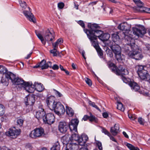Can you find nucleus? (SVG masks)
<instances>
[{
	"instance_id": "1",
	"label": "nucleus",
	"mask_w": 150,
	"mask_h": 150,
	"mask_svg": "<svg viewBox=\"0 0 150 150\" xmlns=\"http://www.w3.org/2000/svg\"><path fill=\"white\" fill-rule=\"evenodd\" d=\"M125 42L126 44L124 47L126 54L128 57L136 60H140L143 57V55L139 52L138 46L135 44V40L132 38L131 35L125 36Z\"/></svg>"
},
{
	"instance_id": "2",
	"label": "nucleus",
	"mask_w": 150,
	"mask_h": 150,
	"mask_svg": "<svg viewBox=\"0 0 150 150\" xmlns=\"http://www.w3.org/2000/svg\"><path fill=\"white\" fill-rule=\"evenodd\" d=\"M88 28L92 29L95 35L103 42L108 40L110 38V35L108 33H103V31L100 30V27L98 24L89 23L88 24Z\"/></svg>"
},
{
	"instance_id": "3",
	"label": "nucleus",
	"mask_w": 150,
	"mask_h": 150,
	"mask_svg": "<svg viewBox=\"0 0 150 150\" xmlns=\"http://www.w3.org/2000/svg\"><path fill=\"white\" fill-rule=\"evenodd\" d=\"M136 68L137 69V72L140 79L150 82V75L147 70L146 65H138L136 66Z\"/></svg>"
},
{
	"instance_id": "4",
	"label": "nucleus",
	"mask_w": 150,
	"mask_h": 150,
	"mask_svg": "<svg viewBox=\"0 0 150 150\" xmlns=\"http://www.w3.org/2000/svg\"><path fill=\"white\" fill-rule=\"evenodd\" d=\"M11 82L13 85H16L17 87L21 89L23 88L25 89L28 92H32V91H29V90L28 89V86H29L31 83L29 82L24 81L21 78L18 77H16L15 75Z\"/></svg>"
},
{
	"instance_id": "5",
	"label": "nucleus",
	"mask_w": 150,
	"mask_h": 150,
	"mask_svg": "<svg viewBox=\"0 0 150 150\" xmlns=\"http://www.w3.org/2000/svg\"><path fill=\"white\" fill-rule=\"evenodd\" d=\"M89 29H84L85 32L86 34L89 39L91 40L92 45L96 50L100 48L97 40V36L95 35L94 32L93 31L91 28H88Z\"/></svg>"
},
{
	"instance_id": "6",
	"label": "nucleus",
	"mask_w": 150,
	"mask_h": 150,
	"mask_svg": "<svg viewBox=\"0 0 150 150\" xmlns=\"http://www.w3.org/2000/svg\"><path fill=\"white\" fill-rule=\"evenodd\" d=\"M109 46L115 54L117 60L120 62L122 60L121 57V48L117 44H115L112 43V44H110Z\"/></svg>"
},
{
	"instance_id": "7",
	"label": "nucleus",
	"mask_w": 150,
	"mask_h": 150,
	"mask_svg": "<svg viewBox=\"0 0 150 150\" xmlns=\"http://www.w3.org/2000/svg\"><path fill=\"white\" fill-rule=\"evenodd\" d=\"M35 96L33 94L28 95L25 98V103L26 105V109L27 112H29L33 109V105L35 101Z\"/></svg>"
},
{
	"instance_id": "8",
	"label": "nucleus",
	"mask_w": 150,
	"mask_h": 150,
	"mask_svg": "<svg viewBox=\"0 0 150 150\" xmlns=\"http://www.w3.org/2000/svg\"><path fill=\"white\" fill-rule=\"evenodd\" d=\"M123 81L127 84H128L131 87V89L135 91H138L140 89V87L138 84L133 81L122 75L121 77Z\"/></svg>"
},
{
	"instance_id": "9",
	"label": "nucleus",
	"mask_w": 150,
	"mask_h": 150,
	"mask_svg": "<svg viewBox=\"0 0 150 150\" xmlns=\"http://www.w3.org/2000/svg\"><path fill=\"white\" fill-rule=\"evenodd\" d=\"M54 109H51L54 112L58 115H61L64 114L65 110L64 106L60 102H57L54 106Z\"/></svg>"
},
{
	"instance_id": "10",
	"label": "nucleus",
	"mask_w": 150,
	"mask_h": 150,
	"mask_svg": "<svg viewBox=\"0 0 150 150\" xmlns=\"http://www.w3.org/2000/svg\"><path fill=\"white\" fill-rule=\"evenodd\" d=\"M20 129H17L15 127H13L10 128L5 134L6 136L11 138L15 139L20 134Z\"/></svg>"
},
{
	"instance_id": "11",
	"label": "nucleus",
	"mask_w": 150,
	"mask_h": 150,
	"mask_svg": "<svg viewBox=\"0 0 150 150\" xmlns=\"http://www.w3.org/2000/svg\"><path fill=\"white\" fill-rule=\"evenodd\" d=\"M29 83L31 84L28 86V89L29 90V91H32V92H29L30 93H33L34 90H36L37 91L40 92L42 91L44 88L43 87V85L40 83H38L35 82L33 84L31 82H29Z\"/></svg>"
},
{
	"instance_id": "12",
	"label": "nucleus",
	"mask_w": 150,
	"mask_h": 150,
	"mask_svg": "<svg viewBox=\"0 0 150 150\" xmlns=\"http://www.w3.org/2000/svg\"><path fill=\"white\" fill-rule=\"evenodd\" d=\"M44 133V131L42 128H36L32 131L30 136L32 138H35L42 136Z\"/></svg>"
},
{
	"instance_id": "13",
	"label": "nucleus",
	"mask_w": 150,
	"mask_h": 150,
	"mask_svg": "<svg viewBox=\"0 0 150 150\" xmlns=\"http://www.w3.org/2000/svg\"><path fill=\"white\" fill-rule=\"evenodd\" d=\"M118 28L122 30L126 31V32L124 33L125 38V36L126 35H127L129 36H130V35H131L132 38L133 39V37L132 35L130 34L131 32L129 30L130 27L127 23H123L120 24L118 26Z\"/></svg>"
},
{
	"instance_id": "14",
	"label": "nucleus",
	"mask_w": 150,
	"mask_h": 150,
	"mask_svg": "<svg viewBox=\"0 0 150 150\" xmlns=\"http://www.w3.org/2000/svg\"><path fill=\"white\" fill-rule=\"evenodd\" d=\"M55 117L54 115L52 113H49L45 114L43 119V122L45 123L51 125L55 121Z\"/></svg>"
},
{
	"instance_id": "15",
	"label": "nucleus",
	"mask_w": 150,
	"mask_h": 150,
	"mask_svg": "<svg viewBox=\"0 0 150 150\" xmlns=\"http://www.w3.org/2000/svg\"><path fill=\"white\" fill-rule=\"evenodd\" d=\"M133 34L138 36H142L146 33V30L143 27L133 28Z\"/></svg>"
},
{
	"instance_id": "16",
	"label": "nucleus",
	"mask_w": 150,
	"mask_h": 150,
	"mask_svg": "<svg viewBox=\"0 0 150 150\" xmlns=\"http://www.w3.org/2000/svg\"><path fill=\"white\" fill-rule=\"evenodd\" d=\"M55 37V33L53 30L50 32L49 29H47L44 35V38L45 40L47 42L52 41Z\"/></svg>"
},
{
	"instance_id": "17",
	"label": "nucleus",
	"mask_w": 150,
	"mask_h": 150,
	"mask_svg": "<svg viewBox=\"0 0 150 150\" xmlns=\"http://www.w3.org/2000/svg\"><path fill=\"white\" fill-rule=\"evenodd\" d=\"M79 122V120L77 119H74L71 120L68 124L69 128L71 131H74L75 132H77V126Z\"/></svg>"
},
{
	"instance_id": "18",
	"label": "nucleus",
	"mask_w": 150,
	"mask_h": 150,
	"mask_svg": "<svg viewBox=\"0 0 150 150\" xmlns=\"http://www.w3.org/2000/svg\"><path fill=\"white\" fill-rule=\"evenodd\" d=\"M55 98L54 96H51L48 97L46 100V103L47 106L51 110L54 109V106L57 102L55 101Z\"/></svg>"
},
{
	"instance_id": "19",
	"label": "nucleus",
	"mask_w": 150,
	"mask_h": 150,
	"mask_svg": "<svg viewBox=\"0 0 150 150\" xmlns=\"http://www.w3.org/2000/svg\"><path fill=\"white\" fill-rule=\"evenodd\" d=\"M30 8L29 9V11L25 10L23 13L26 17L30 21L33 22L34 23L36 22V20L34 17L33 15L30 11Z\"/></svg>"
},
{
	"instance_id": "20",
	"label": "nucleus",
	"mask_w": 150,
	"mask_h": 150,
	"mask_svg": "<svg viewBox=\"0 0 150 150\" xmlns=\"http://www.w3.org/2000/svg\"><path fill=\"white\" fill-rule=\"evenodd\" d=\"M68 128V125L66 122H60L59 125V129L61 132L62 133H65Z\"/></svg>"
},
{
	"instance_id": "21",
	"label": "nucleus",
	"mask_w": 150,
	"mask_h": 150,
	"mask_svg": "<svg viewBox=\"0 0 150 150\" xmlns=\"http://www.w3.org/2000/svg\"><path fill=\"white\" fill-rule=\"evenodd\" d=\"M40 110L36 112L35 117L38 120L42 119L45 115V112L43 108H40Z\"/></svg>"
},
{
	"instance_id": "22",
	"label": "nucleus",
	"mask_w": 150,
	"mask_h": 150,
	"mask_svg": "<svg viewBox=\"0 0 150 150\" xmlns=\"http://www.w3.org/2000/svg\"><path fill=\"white\" fill-rule=\"evenodd\" d=\"M117 75H127L129 73L127 69H125L122 65H120L117 68Z\"/></svg>"
},
{
	"instance_id": "23",
	"label": "nucleus",
	"mask_w": 150,
	"mask_h": 150,
	"mask_svg": "<svg viewBox=\"0 0 150 150\" xmlns=\"http://www.w3.org/2000/svg\"><path fill=\"white\" fill-rule=\"evenodd\" d=\"M78 138L76 141L81 146L84 145L88 139V137L85 135L79 136Z\"/></svg>"
},
{
	"instance_id": "24",
	"label": "nucleus",
	"mask_w": 150,
	"mask_h": 150,
	"mask_svg": "<svg viewBox=\"0 0 150 150\" xmlns=\"http://www.w3.org/2000/svg\"><path fill=\"white\" fill-rule=\"evenodd\" d=\"M62 141L63 144L66 145V149H67V145L69 144L73 145L75 144H71L70 143H69V140H70V137H69V135L68 134H66L63 136L62 138Z\"/></svg>"
},
{
	"instance_id": "25",
	"label": "nucleus",
	"mask_w": 150,
	"mask_h": 150,
	"mask_svg": "<svg viewBox=\"0 0 150 150\" xmlns=\"http://www.w3.org/2000/svg\"><path fill=\"white\" fill-rule=\"evenodd\" d=\"M119 129V125L116 124L114 127H111L110 131L113 135H116L118 132Z\"/></svg>"
},
{
	"instance_id": "26",
	"label": "nucleus",
	"mask_w": 150,
	"mask_h": 150,
	"mask_svg": "<svg viewBox=\"0 0 150 150\" xmlns=\"http://www.w3.org/2000/svg\"><path fill=\"white\" fill-rule=\"evenodd\" d=\"M112 40L113 42V43L115 44L118 43V42H119L120 40L119 36L116 33H114L112 34Z\"/></svg>"
},
{
	"instance_id": "27",
	"label": "nucleus",
	"mask_w": 150,
	"mask_h": 150,
	"mask_svg": "<svg viewBox=\"0 0 150 150\" xmlns=\"http://www.w3.org/2000/svg\"><path fill=\"white\" fill-rule=\"evenodd\" d=\"M89 120L91 122H94L96 123H97L98 122V118L95 116L93 115L91 112H89Z\"/></svg>"
},
{
	"instance_id": "28",
	"label": "nucleus",
	"mask_w": 150,
	"mask_h": 150,
	"mask_svg": "<svg viewBox=\"0 0 150 150\" xmlns=\"http://www.w3.org/2000/svg\"><path fill=\"white\" fill-rule=\"evenodd\" d=\"M66 112L67 114L68 115L70 116H72L74 114V111L72 109L67 105L66 106Z\"/></svg>"
},
{
	"instance_id": "29",
	"label": "nucleus",
	"mask_w": 150,
	"mask_h": 150,
	"mask_svg": "<svg viewBox=\"0 0 150 150\" xmlns=\"http://www.w3.org/2000/svg\"><path fill=\"white\" fill-rule=\"evenodd\" d=\"M78 146L77 144L71 145H67V149L65 150H78Z\"/></svg>"
},
{
	"instance_id": "30",
	"label": "nucleus",
	"mask_w": 150,
	"mask_h": 150,
	"mask_svg": "<svg viewBox=\"0 0 150 150\" xmlns=\"http://www.w3.org/2000/svg\"><path fill=\"white\" fill-rule=\"evenodd\" d=\"M35 33L38 38L41 40L42 43L43 45H45L46 44V41L44 39L43 37L40 33L37 32L36 30L35 31Z\"/></svg>"
},
{
	"instance_id": "31",
	"label": "nucleus",
	"mask_w": 150,
	"mask_h": 150,
	"mask_svg": "<svg viewBox=\"0 0 150 150\" xmlns=\"http://www.w3.org/2000/svg\"><path fill=\"white\" fill-rule=\"evenodd\" d=\"M50 150H60V145L58 141L55 143L53 146L51 148Z\"/></svg>"
},
{
	"instance_id": "32",
	"label": "nucleus",
	"mask_w": 150,
	"mask_h": 150,
	"mask_svg": "<svg viewBox=\"0 0 150 150\" xmlns=\"http://www.w3.org/2000/svg\"><path fill=\"white\" fill-rule=\"evenodd\" d=\"M19 2L20 6L23 9H25L26 8H27L29 10L30 9L29 7L27 6L26 3L24 1L22 0H19Z\"/></svg>"
},
{
	"instance_id": "33",
	"label": "nucleus",
	"mask_w": 150,
	"mask_h": 150,
	"mask_svg": "<svg viewBox=\"0 0 150 150\" xmlns=\"http://www.w3.org/2000/svg\"><path fill=\"white\" fill-rule=\"evenodd\" d=\"M15 75L11 73H7L6 75V78L8 79H10L11 81H12L14 77H15Z\"/></svg>"
},
{
	"instance_id": "34",
	"label": "nucleus",
	"mask_w": 150,
	"mask_h": 150,
	"mask_svg": "<svg viewBox=\"0 0 150 150\" xmlns=\"http://www.w3.org/2000/svg\"><path fill=\"white\" fill-rule=\"evenodd\" d=\"M40 67L42 69H46V61L43 59L42 60L40 63H39Z\"/></svg>"
},
{
	"instance_id": "35",
	"label": "nucleus",
	"mask_w": 150,
	"mask_h": 150,
	"mask_svg": "<svg viewBox=\"0 0 150 150\" xmlns=\"http://www.w3.org/2000/svg\"><path fill=\"white\" fill-rule=\"evenodd\" d=\"M79 137L78 134H72L70 137V140L72 141L74 140L76 141L79 139Z\"/></svg>"
},
{
	"instance_id": "36",
	"label": "nucleus",
	"mask_w": 150,
	"mask_h": 150,
	"mask_svg": "<svg viewBox=\"0 0 150 150\" xmlns=\"http://www.w3.org/2000/svg\"><path fill=\"white\" fill-rule=\"evenodd\" d=\"M126 146L130 150H140L138 148L135 147L129 143H127L126 145Z\"/></svg>"
},
{
	"instance_id": "37",
	"label": "nucleus",
	"mask_w": 150,
	"mask_h": 150,
	"mask_svg": "<svg viewBox=\"0 0 150 150\" xmlns=\"http://www.w3.org/2000/svg\"><path fill=\"white\" fill-rule=\"evenodd\" d=\"M117 108L118 109L122 111H123L124 110L123 105L120 102H117Z\"/></svg>"
},
{
	"instance_id": "38",
	"label": "nucleus",
	"mask_w": 150,
	"mask_h": 150,
	"mask_svg": "<svg viewBox=\"0 0 150 150\" xmlns=\"http://www.w3.org/2000/svg\"><path fill=\"white\" fill-rule=\"evenodd\" d=\"M133 1L139 8L142 7V6L143 5V3L140 0H133Z\"/></svg>"
},
{
	"instance_id": "39",
	"label": "nucleus",
	"mask_w": 150,
	"mask_h": 150,
	"mask_svg": "<svg viewBox=\"0 0 150 150\" xmlns=\"http://www.w3.org/2000/svg\"><path fill=\"white\" fill-rule=\"evenodd\" d=\"M7 71V69L4 66L0 65V73L4 74L6 73Z\"/></svg>"
},
{
	"instance_id": "40",
	"label": "nucleus",
	"mask_w": 150,
	"mask_h": 150,
	"mask_svg": "<svg viewBox=\"0 0 150 150\" xmlns=\"http://www.w3.org/2000/svg\"><path fill=\"white\" fill-rule=\"evenodd\" d=\"M101 128L102 129V132L104 133L105 134L107 135L108 136L110 135V133L104 127H101Z\"/></svg>"
},
{
	"instance_id": "41",
	"label": "nucleus",
	"mask_w": 150,
	"mask_h": 150,
	"mask_svg": "<svg viewBox=\"0 0 150 150\" xmlns=\"http://www.w3.org/2000/svg\"><path fill=\"white\" fill-rule=\"evenodd\" d=\"M88 103L90 105L92 106L99 110H100L99 108L94 103L89 100L88 102Z\"/></svg>"
},
{
	"instance_id": "42",
	"label": "nucleus",
	"mask_w": 150,
	"mask_h": 150,
	"mask_svg": "<svg viewBox=\"0 0 150 150\" xmlns=\"http://www.w3.org/2000/svg\"><path fill=\"white\" fill-rule=\"evenodd\" d=\"M4 112V107L3 105L0 104V116L3 115Z\"/></svg>"
},
{
	"instance_id": "43",
	"label": "nucleus",
	"mask_w": 150,
	"mask_h": 150,
	"mask_svg": "<svg viewBox=\"0 0 150 150\" xmlns=\"http://www.w3.org/2000/svg\"><path fill=\"white\" fill-rule=\"evenodd\" d=\"M97 50L99 55L100 57L101 58H103V52L101 49V48H100L97 49L96 50Z\"/></svg>"
},
{
	"instance_id": "44",
	"label": "nucleus",
	"mask_w": 150,
	"mask_h": 150,
	"mask_svg": "<svg viewBox=\"0 0 150 150\" xmlns=\"http://www.w3.org/2000/svg\"><path fill=\"white\" fill-rule=\"evenodd\" d=\"M53 90L54 91V93L57 97H60L63 96L62 94L58 91L54 89H53Z\"/></svg>"
},
{
	"instance_id": "45",
	"label": "nucleus",
	"mask_w": 150,
	"mask_h": 150,
	"mask_svg": "<svg viewBox=\"0 0 150 150\" xmlns=\"http://www.w3.org/2000/svg\"><path fill=\"white\" fill-rule=\"evenodd\" d=\"M57 50L56 48H53V49L50 50V52L53 54L54 56H57V54L56 53Z\"/></svg>"
},
{
	"instance_id": "46",
	"label": "nucleus",
	"mask_w": 150,
	"mask_h": 150,
	"mask_svg": "<svg viewBox=\"0 0 150 150\" xmlns=\"http://www.w3.org/2000/svg\"><path fill=\"white\" fill-rule=\"evenodd\" d=\"M111 69L112 71L115 73L117 75L118 69L117 68L115 65L113 67L111 68Z\"/></svg>"
},
{
	"instance_id": "47",
	"label": "nucleus",
	"mask_w": 150,
	"mask_h": 150,
	"mask_svg": "<svg viewBox=\"0 0 150 150\" xmlns=\"http://www.w3.org/2000/svg\"><path fill=\"white\" fill-rule=\"evenodd\" d=\"M85 81L86 83L88 84L89 86H91L92 85V81L90 79L88 78H86L85 79Z\"/></svg>"
},
{
	"instance_id": "48",
	"label": "nucleus",
	"mask_w": 150,
	"mask_h": 150,
	"mask_svg": "<svg viewBox=\"0 0 150 150\" xmlns=\"http://www.w3.org/2000/svg\"><path fill=\"white\" fill-rule=\"evenodd\" d=\"M23 120L21 119H19L17 120V122L20 126H21L23 124Z\"/></svg>"
},
{
	"instance_id": "49",
	"label": "nucleus",
	"mask_w": 150,
	"mask_h": 150,
	"mask_svg": "<svg viewBox=\"0 0 150 150\" xmlns=\"http://www.w3.org/2000/svg\"><path fill=\"white\" fill-rule=\"evenodd\" d=\"M64 6V4L63 2H59L58 4V7L60 9H62Z\"/></svg>"
},
{
	"instance_id": "50",
	"label": "nucleus",
	"mask_w": 150,
	"mask_h": 150,
	"mask_svg": "<svg viewBox=\"0 0 150 150\" xmlns=\"http://www.w3.org/2000/svg\"><path fill=\"white\" fill-rule=\"evenodd\" d=\"M129 117L131 120H134L136 119L137 118V116L134 114L133 115H131L129 114L128 115Z\"/></svg>"
},
{
	"instance_id": "51",
	"label": "nucleus",
	"mask_w": 150,
	"mask_h": 150,
	"mask_svg": "<svg viewBox=\"0 0 150 150\" xmlns=\"http://www.w3.org/2000/svg\"><path fill=\"white\" fill-rule=\"evenodd\" d=\"M1 82L4 86H7L8 85V81H6V79H4L2 78L1 79Z\"/></svg>"
},
{
	"instance_id": "52",
	"label": "nucleus",
	"mask_w": 150,
	"mask_h": 150,
	"mask_svg": "<svg viewBox=\"0 0 150 150\" xmlns=\"http://www.w3.org/2000/svg\"><path fill=\"white\" fill-rule=\"evenodd\" d=\"M78 23L83 28H85V25L83 21L81 20H80L78 22Z\"/></svg>"
},
{
	"instance_id": "53",
	"label": "nucleus",
	"mask_w": 150,
	"mask_h": 150,
	"mask_svg": "<svg viewBox=\"0 0 150 150\" xmlns=\"http://www.w3.org/2000/svg\"><path fill=\"white\" fill-rule=\"evenodd\" d=\"M144 120L142 117L138 118V121L141 125H143L144 124Z\"/></svg>"
},
{
	"instance_id": "54",
	"label": "nucleus",
	"mask_w": 150,
	"mask_h": 150,
	"mask_svg": "<svg viewBox=\"0 0 150 150\" xmlns=\"http://www.w3.org/2000/svg\"><path fill=\"white\" fill-rule=\"evenodd\" d=\"M52 63L50 61H49L46 63V69L48 68V67H52Z\"/></svg>"
},
{
	"instance_id": "55",
	"label": "nucleus",
	"mask_w": 150,
	"mask_h": 150,
	"mask_svg": "<svg viewBox=\"0 0 150 150\" xmlns=\"http://www.w3.org/2000/svg\"><path fill=\"white\" fill-rule=\"evenodd\" d=\"M89 116L87 115H85L83 117L82 119V120H83L84 121H87L88 119L89 120Z\"/></svg>"
},
{
	"instance_id": "56",
	"label": "nucleus",
	"mask_w": 150,
	"mask_h": 150,
	"mask_svg": "<svg viewBox=\"0 0 150 150\" xmlns=\"http://www.w3.org/2000/svg\"><path fill=\"white\" fill-rule=\"evenodd\" d=\"M98 148L99 150H102V146L101 143L99 142L97 143Z\"/></svg>"
},
{
	"instance_id": "57",
	"label": "nucleus",
	"mask_w": 150,
	"mask_h": 150,
	"mask_svg": "<svg viewBox=\"0 0 150 150\" xmlns=\"http://www.w3.org/2000/svg\"><path fill=\"white\" fill-rule=\"evenodd\" d=\"M52 69L54 70H57L58 69L59 67L57 64H54L52 67Z\"/></svg>"
},
{
	"instance_id": "58",
	"label": "nucleus",
	"mask_w": 150,
	"mask_h": 150,
	"mask_svg": "<svg viewBox=\"0 0 150 150\" xmlns=\"http://www.w3.org/2000/svg\"><path fill=\"white\" fill-rule=\"evenodd\" d=\"M102 115L103 117L105 118H107L108 116V113L106 112H103L102 114Z\"/></svg>"
},
{
	"instance_id": "59",
	"label": "nucleus",
	"mask_w": 150,
	"mask_h": 150,
	"mask_svg": "<svg viewBox=\"0 0 150 150\" xmlns=\"http://www.w3.org/2000/svg\"><path fill=\"white\" fill-rule=\"evenodd\" d=\"M59 44L58 43L56 42L52 44V45L54 48H56V47H58Z\"/></svg>"
},
{
	"instance_id": "60",
	"label": "nucleus",
	"mask_w": 150,
	"mask_h": 150,
	"mask_svg": "<svg viewBox=\"0 0 150 150\" xmlns=\"http://www.w3.org/2000/svg\"><path fill=\"white\" fill-rule=\"evenodd\" d=\"M139 8L140 9V10H141V11L143 12H145V9H146L147 8V7H144L143 5L142 7Z\"/></svg>"
},
{
	"instance_id": "61",
	"label": "nucleus",
	"mask_w": 150,
	"mask_h": 150,
	"mask_svg": "<svg viewBox=\"0 0 150 150\" xmlns=\"http://www.w3.org/2000/svg\"><path fill=\"white\" fill-rule=\"evenodd\" d=\"M56 42H57L59 44H61L63 43V40L62 38H59L58 39Z\"/></svg>"
},
{
	"instance_id": "62",
	"label": "nucleus",
	"mask_w": 150,
	"mask_h": 150,
	"mask_svg": "<svg viewBox=\"0 0 150 150\" xmlns=\"http://www.w3.org/2000/svg\"><path fill=\"white\" fill-rule=\"evenodd\" d=\"M110 137V139L112 140V141L117 142L116 140L115 139V138L113 137V136L111 135V134H110V136H109Z\"/></svg>"
},
{
	"instance_id": "63",
	"label": "nucleus",
	"mask_w": 150,
	"mask_h": 150,
	"mask_svg": "<svg viewBox=\"0 0 150 150\" xmlns=\"http://www.w3.org/2000/svg\"><path fill=\"white\" fill-rule=\"evenodd\" d=\"M124 136L127 138H129V136L125 132H122Z\"/></svg>"
},
{
	"instance_id": "64",
	"label": "nucleus",
	"mask_w": 150,
	"mask_h": 150,
	"mask_svg": "<svg viewBox=\"0 0 150 150\" xmlns=\"http://www.w3.org/2000/svg\"><path fill=\"white\" fill-rule=\"evenodd\" d=\"M145 12L150 13V8H147L146 9H145Z\"/></svg>"
}]
</instances>
